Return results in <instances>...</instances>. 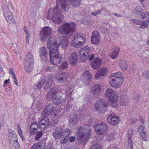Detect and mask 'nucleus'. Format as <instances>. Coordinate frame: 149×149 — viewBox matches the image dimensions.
<instances>
[{"label":"nucleus","instance_id":"obj_1","mask_svg":"<svg viewBox=\"0 0 149 149\" xmlns=\"http://www.w3.org/2000/svg\"><path fill=\"white\" fill-rule=\"evenodd\" d=\"M68 1V0H56V6L52 10L49 9L48 11L47 19H51L54 23L57 24L61 23L64 17L62 13L68 12L70 8Z\"/></svg>","mask_w":149,"mask_h":149},{"label":"nucleus","instance_id":"obj_2","mask_svg":"<svg viewBox=\"0 0 149 149\" xmlns=\"http://www.w3.org/2000/svg\"><path fill=\"white\" fill-rule=\"evenodd\" d=\"M51 29L46 26L43 28L40 32V37L41 41H46L48 39L47 43V48L49 50L50 53L57 52L59 47V43L54 38H51Z\"/></svg>","mask_w":149,"mask_h":149},{"label":"nucleus","instance_id":"obj_3","mask_svg":"<svg viewBox=\"0 0 149 149\" xmlns=\"http://www.w3.org/2000/svg\"><path fill=\"white\" fill-rule=\"evenodd\" d=\"M79 138L78 141L80 143L86 144L91 135V129L87 125L80 127L77 130Z\"/></svg>","mask_w":149,"mask_h":149},{"label":"nucleus","instance_id":"obj_4","mask_svg":"<svg viewBox=\"0 0 149 149\" xmlns=\"http://www.w3.org/2000/svg\"><path fill=\"white\" fill-rule=\"evenodd\" d=\"M76 26L75 23L72 22L65 23L58 27V32L63 34L72 35L75 31Z\"/></svg>","mask_w":149,"mask_h":149},{"label":"nucleus","instance_id":"obj_5","mask_svg":"<svg viewBox=\"0 0 149 149\" xmlns=\"http://www.w3.org/2000/svg\"><path fill=\"white\" fill-rule=\"evenodd\" d=\"M123 79L122 74L121 72H118L111 76L109 82L111 86L117 88L121 86Z\"/></svg>","mask_w":149,"mask_h":149},{"label":"nucleus","instance_id":"obj_6","mask_svg":"<svg viewBox=\"0 0 149 149\" xmlns=\"http://www.w3.org/2000/svg\"><path fill=\"white\" fill-rule=\"evenodd\" d=\"M53 77L49 75L45 76L43 79L41 78L39 81L35 84V86L38 89H40L42 86L44 89H47L51 86Z\"/></svg>","mask_w":149,"mask_h":149},{"label":"nucleus","instance_id":"obj_7","mask_svg":"<svg viewBox=\"0 0 149 149\" xmlns=\"http://www.w3.org/2000/svg\"><path fill=\"white\" fill-rule=\"evenodd\" d=\"M72 42L76 48H79L85 43L86 40V35L81 33H76L73 38Z\"/></svg>","mask_w":149,"mask_h":149},{"label":"nucleus","instance_id":"obj_8","mask_svg":"<svg viewBox=\"0 0 149 149\" xmlns=\"http://www.w3.org/2000/svg\"><path fill=\"white\" fill-rule=\"evenodd\" d=\"M24 67L25 71L30 72L33 68L34 62L33 56L31 52H29L26 55L24 60Z\"/></svg>","mask_w":149,"mask_h":149},{"label":"nucleus","instance_id":"obj_9","mask_svg":"<svg viewBox=\"0 0 149 149\" xmlns=\"http://www.w3.org/2000/svg\"><path fill=\"white\" fill-rule=\"evenodd\" d=\"M8 135L11 145L16 149H18L20 145L17 141V136L15 132L12 130H9L8 132Z\"/></svg>","mask_w":149,"mask_h":149},{"label":"nucleus","instance_id":"obj_10","mask_svg":"<svg viewBox=\"0 0 149 149\" xmlns=\"http://www.w3.org/2000/svg\"><path fill=\"white\" fill-rule=\"evenodd\" d=\"M107 103L102 99L97 101L95 104V109L98 112L104 113L107 110Z\"/></svg>","mask_w":149,"mask_h":149},{"label":"nucleus","instance_id":"obj_11","mask_svg":"<svg viewBox=\"0 0 149 149\" xmlns=\"http://www.w3.org/2000/svg\"><path fill=\"white\" fill-rule=\"evenodd\" d=\"M90 47L88 46H86L80 49L79 53V56L81 60V62H84L88 59L91 54L90 52Z\"/></svg>","mask_w":149,"mask_h":149},{"label":"nucleus","instance_id":"obj_12","mask_svg":"<svg viewBox=\"0 0 149 149\" xmlns=\"http://www.w3.org/2000/svg\"><path fill=\"white\" fill-rule=\"evenodd\" d=\"M105 95L111 102H116L118 99L117 94L111 88L107 89L105 93Z\"/></svg>","mask_w":149,"mask_h":149},{"label":"nucleus","instance_id":"obj_13","mask_svg":"<svg viewBox=\"0 0 149 149\" xmlns=\"http://www.w3.org/2000/svg\"><path fill=\"white\" fill-rule=\"evenodd\" d=\"M134 13L137 17L142 19L146 18L149 16V12L146 11H142V8L140 6H137L133 11Z\"/></svg>","mask_w":149,"mask_h":149},{"label":"nucleus","instance_id":"obj_14","mask_svg":"<svg viewBox=\"0 0 149 149\" xmlns=\"http://www.w3.org/2000/svg\"><path fill=\"white\" fill-rule=\"evenodd\" d=\"M58 50L53 53H49V58L51 63L54 65H57L60 63L62 61V56L61 55L58 54Z\"/></svg>","mask_w":149,"mask_h":149},{"label":"nucleus","instance_id":"obj_15","mask_svg":"<svg viewBox=\"0 0 149 149\" xmlns=\"http://www.w3.org/2000/svg\"><path fill=\"white\" fill-rule=\"evenodd\" d=\"M97 125L95 128L96 133L99 135H103L106 133L108 126L104 123H101L97 124Z\"/></svg>","mask_w":149,"mask_h":149},{"label":"nucleus","instance_id":"obj_16","mask_svg":"<svg viewBox=\"0 0 149 149\" xmlns=\"http://www.w3.org/2000/svg\"><path fill=\"white\" fill-rule=\"evenodd\" d=\"M39 56L42 61H46L48 57H49V54L48 49H47L45 47H43L39 49Z\"/></svg>","mask_w":149,"mask_h":149},{"label":"nucleus","instance_id":"obj_17","mask_svg":"<svg viewBox=\"0 0 149 149\" xmlns=\"http://www.w3.org/2000/svg\"><path fill=\"white\" fill-rule=\"evenodd\" d=\"M107 120L109 124L115 126L120 123V119L118 116L114 114H111L108 116Z\"/></svg>","mask_w":149,"mask_h":149},{"label":"nucleus","instance_id":"obj_18","mask_svg":"<svg viewBox=\"0 0 149 149\" xmlns=\"http://www.w3.org/2000/svg\"><path fill=\"white\" fill-rule=\"evenodd\" d=\"M4 16L8 23L10 24H14L15 19L13 16L12 13L8 9V10H3Z\"/></svg>","mask_w":149,"mask_h":149},{"label":"nucleus","instance_id":"obj_19","mask_svg":"<svg viewBox=\"0 0 149 149\" xmlns=\"http://www.w3.org/2000/svg\"><path fill=\"white\" fill-rule=\"evenodd\" d=\"M68 61L71 66H74L78 63L77 55L76 53H72L70 55L68 58Z\"/></svg>","mask_w":149,"mask_h":149},{"label":"nucleus","instance_id":"obj_20","mask_svg":"<svg viewBox=\"0 0 149 149\" xmlns=\"http://www.w3.org/2000/svg\"><path fill=\"white\" fill-rule=\"evenodd\" d=\"M102 88L101 86L97 84L92 87L91 91L94 97L97 98L99 97Z\"/></svg>","mask_w":149,"mask_h":149},{"label":"nucleus","instance_id":"obj_21","mask_svg":"<svg viewBox=\"0 0 149 149\" xmlns=\"http://www.w3.org/2000/svg\"><path fill=\"white\" fill-rule=\"evenodd\" d=\"M70 133V130L68 129H65L64 131H63V135L60 139L61 143H66L69 139Z\"/></svg>","mask_w":149,"mask_h":149},{"label":"nucleus","instance_id":"obj_22","mask_svg":"<svg viewBox=\"0 0 149 149\" xmlns=\"http://www.w3.org/2000/svg\"><path fill=\"white\" fill-rule=\"evenodd\" d=\"M100 36L98 32L96 30L94 31L92 33L91 42L93 44H97L100 42Z\"/></svg>","mask_w":149,"mask_h":149},{"label":"nucleus","instance_id":"obj_23","mask_svg":"<svg viewBox=\"0 0 149 149\" xmlns=\"http://www.w3.org/2000/svg\"><path fill=\"white\" fill-rule=\"evenodd\" d=\"M63 132V130L62 128L60 127H58L53 130L52 135L55 139H58L62 137Z\"/></svg>","mask_w":149,"mask_h":149},{"label":"nucleus","instance_id":"obj_24","mask_svg":"<svg viewBox=\"0 0 149 149\" xmlns=\"http://www.w3.org/2000/svg\"><path fill=\"white\" fill-rule=\"evenodd\" d=\"M108 69L107 68H103L96 74L95 77L97 79H100L102 77L106 76L108 73Z\"/></svg>","mask_w":149,"mask_h":149},{"label":"nucleus","instance_id":"obj_25","mask_svg":"<svg viewBox=\"0 0 149 149\" xmlns=\"http://www.w3.org/2000/svg\"><path fill=\"white\" fill-rule=\"evenodd\" d=\"M92 77L89 71H85L84 72L83 76V82L85 84H89Z\"/></svg>","mask_w":149,"mask_h":149},{"label":"nucleus","instance_id":"obj_26","mask_svg":"<svg viewBox=\"0 0 149 149\" xmlns=\"http://www.w3.org/2000/svg\"><path fill=\"white\" fill-rule=\"evenodd\" d=\"M38 128L40 127L37 122H34L30 125L29 128V133L32 135L34 134L37 132V130Z\"/></svg>","mask_w":149,"mask_h":149},{"label":"nucleus","instance_id":"obj_27","mask_svg":"<svg viewBox=\"0 0 149 149\" xmlns=\"http://www.w3.org/2000/svg\"><path fill=\"white\" fill-rule=\"evenodd\" d=\"M58 91L57 88L55 87H52L47 93V99L49 100L52 98L57 93Z\"/></svg>","mask_w":149,"mask_h":149},{"label":"nucleus","instance_id":"obj_28","mask_svg":"<svg viewBox=\"0 0 149 149\" xmlns=\"http://www.w3.org/2000/svg\"><path fill=\"white\" fill-rule=\"evenodd\" d=\"M49 122L48 118L47 117H44L42 118L38 123L40 127V128L44 129L48 125Z\"/></svg>","mask_w":149,"mask_h":149},{"label":"nucleus","instance_id":"obj_29","mask_svg":"<svg viewBox=\"0 0 149 149\" xmlns=\"http://www.w3.org/2000/svg\"><path fill=\"white\" fill-rule=\"evenodd\" d=\"M101 63V60L98 58H96L91 62V66L94 69H97L100 68Z\"/></svg>","mask_w":149,"mask_h":149},{"label":"nucleus","instance_id":"obj_30","mask_svg":"<svg viewBox=\"0 0 149 149\" xmlns=\"http://www.w3.org/2000/svg\"><path fill=\"white\" fill-rule=\"evenodd\" d=\"M59 74L60 75L59 77L57 78V81L61 83H64L68 77L67 74L61 71L59 72Z\"/></svg>","mask_w":149,"mask_h":149},{"label":"nucleus","instance_id":"obj_31","mask_svg":"<svg viewBox=\"0 0 149 149\" xmlns=\"http://www.w3.org/2000/svg\"><path fill=\"white\" fill-rule=\"evenodd\" d=\"M73 91V90L70 93L69 95L65 98V102L67 103L68 106L67 107V111H68V110L70 109V108H72V106L71 103L72 101L73 100V99L72 98L71 95L72 92Z\"/></svg>","mask_w":149,"mask_h":149},{"label":"nucleus","instance_id":"obj_32","mask_svg":"<svg viewBox=\"0 0 149 149\" xmlns=\"http://www.w3.org/2000/svg\"><path fill=\"white\" fill-rule=\"evenodd\" d=\"M120 51L119 48L117 46L114 47L113 49V51L111 54V58L114 59L116 58L118 56Z\"/></svg>","mask_w":149,"mask_h":149},{"label":"nucleus","instance_id":"obj_33","mask_svg":"<svg viewBox=\"0 0 149 149\" xmlns=\"http://www.w3.org/2000/svg\"><path fill=\"white\" fill-rule=\"evenodd\" d=\"M119 66L123 71H125L127 69V61L123 59L121 60L119 62Z\"/></svg>","mask_w":149,"mask_h":149},{"label":"nucleus","instance_id":"obj_34","mask_svg":"<svg viewBox=\"0 0 149 149\" xmlns=\"http://www.w3.org/2000/svg\"><path fill=\"white\" fill-rule=\"evenodd\" d=\"M68 2L69 5L70 3L72 6L77 7L81 4V0H68Z\"/></svg>","mask_w":149,"mask_h":149},{"label":"nucleus","instance_id":"obj_35","mask_svg":"<svg viewBox=\"0 0 149 149\" xmlns=\"http://www.w3.org/2000/svg\"><path fill=\"white\" fill-rule=\"evenodd\" d=\"M63 99L60 96H57L52 99V102L55 105H59L62 103Z\"/></svg>","mask_w":149,"mask_h":149},{"label":"nucleus","instance_id":"obj_36","mask_svg":"<svg viewBox=\"0 0 149 149\" xmlns=\"http://www.w3.org/2000/svg\"><path fill=\"white\" fill-rule=\"evenodd\" d=\"M78 120V118L76 116H74L73 117L71 118L69 120V125L71 126L77 124Z\"/></svg>","mask_w":149,"mask_h":149},{"label":"nucleus","instance_id":"obj_37","mask_svg":"<svg viewBox=\"0 0 149 149\" xmlns=\"http://www.w3.org/2000/svg\"><path fill=\"white\" fill-rule=\"evenodd\" d=\"M68 63L67 60H64L63 61L62 63L59 65L58 68L60 70H64L68 68Z\"/></svg>","mask_w":149,"mask_h":149},{"label":"nucleus","instance_id":"obj_38","mask_svg":"<svg viewBox=\"0 0 149 149\" xmlns=\"http://www.w3.org/2000/svg\"><path fill=\"white\" fill-rule=\"evenodd\" d=\"M127 97V96L125 95L121 96L120 100V103L121 105L125 106L127 104L128 102Z\"/></svg>","mask_w":149,"mask_h":149},{"label":"nucleus","instance_id":"obj_39","mask_svg":"<svg viewBox=\"0 0 149 149\" xmlns=\"http://www.w3.org/2000/svg\"><path fill=\"white\" fill-rule=\"evenodd\" d=\"M68 40L67 39H63L61 41L58 43H60L59 44V47L61 46L64 49L66 48L68 46Z\"/></svg>","mask_w":149,"mask_h":149},{"label":"nucleus","instance_id":"obj_40","mask_svg":"<svg viewBox=\"0 0 149 149\" xmlns=\"http://www.w3.org/2000/svg\"><path fill=\"white\" fill-rule=\"evenodd\" d=\"M34 145L36 146L39 149H43L44 148L45 145V140L40 141L38 142L37 144H35Z\"/></svg>","mask_w":149,"mask_h":149},{"label":"nucleus","instance_id":"obj_41","mask_svg":"<svg viewBox=\"0 0 149 149\" xmlns=\"http://www.w3.org/2000/svg\"><path fill=\"white\" fill-rule=\"evenodd\" d=\"M11 49L15 52V53H17L19 52L20 49V47L18 46L17 43H15L12 44L10 47Z\"/></svg>","mask_w":149,"mask_h":149},{"label":"nucleus","instance_id":"obj_42","mask_svg":"<svg viewBox=\"0 0 149 149\" xmlns=\"http://www.w3.org/2000/svg\"><path fill=\"white\" fill-rule=\"evenodd\" d=\"M89 17V16H87V17H84V20L82 21L83 24L85 25H89L91 24L92 21L90 19L88 18Z\"/></svg>","mask_w":149,"mask_h":149},{"label":"nucleus","instance_id":"obj_43","mask_svg":"<svg viewBox=\"0 0 149 149\" xmlns=\"http://www.w3.org/2000/svg\"><path fill=\"white\" fill-rule=\"evenodd\" d=\"M24 31L26 34V42L27 43H29V39L30 37V35L29 33H28V30L27 28L25 26L24 28Z\"/></svg>","mask_w":149,"mask_h":149},{"label":"nucleus","instance_id":"obj_44","mask_svg":"<svg viewBox=\"0 0 149 149\" xmlns=\"http://www.w3.org/2000/svg\"><path fill=\"white\" fill-rule=\"evenodd\" d=\"M54 107L51 104H49L45 108L52 113H54Z\"/></svg>","mask_w":149,"mask_h":149},{"label":"nucleus","instance_id":"obj_45","mask_svg":"<svg viewBox=\"0 0 149 149\" xmlns=\"http://www.w3.org/2000/svg\"><path fill=\"white\" fill-rule=\"evenodd\" d=\"M53 114V113H52L50 111L47 110V109L45 108L43 111L42 115L44 117H47L50 114L52 115Z\"/></svg>","mask_w":149,"mask_h":149},{"label":"nucleus","instance_id":"obj_46","mask_svg":"<svg viewBox=\"0 0 149 149\" xmlns=\"http://www.w3.org/2000/svg\"><path fill=\"white\" fill-rule=\"evenodd\" d=\"M43 134L42 131H39L37 132L36 134V136L35 137V140L37 141L39 139L42 137Z\"/></svg>","mask_w":149,"mask_h":149},{"label":"nucleus","instance_id":"obj_47","mask_svg":"<svg viewBox=\"0 0 149 149\" xmlns=\"http://www.w3.org/2000/svg\"><path fill=\"white\" fill-rule=\"evenodd\" d=\"M58 120H53L50 121L49 124V125L53 127H56L58 125Z\"/></svg>","mask_w":149,"mask_h":149},{"label":"nucleus","instance_id":"obj_48","mask_svg":"<svg viewBox=\"0 0 149 149\" xmlns=\"http://www.w3.org/2000/svg\"><path fill=\"white\" fill-rule=\"evenodd\" d=\"M144 127L142 125H140L139 126L138 129V130L139 134L142 133H146V132L144 131Z\"/></svg>","mask_w":149,"mask_h":149},{"label":"nucleus","instance_id":"obj_49","mask_svg":"<svg viewBox=\"0 0 149 149\" xmlns=\"http://www.w3.org/2000/svg\"><path fill=\"white\" fill-rule=\"evenodd\" d=\"M127 134L129 135L128 139H131L132 135L133 134V129L131 128L129 129L127 131Z\"/></svg>","mask_w":149,"mask_h":149},{"label":"nucleus","instance_id":"obj_50","mask_svg":"<svg viewBox=\"0 0 149 149\" xmlns=\"http://www.w3.org/2000/svg\"><path fill=\"white\" fill-rule=\"evenodd\" d=\"M102 13V11L100 10H98L91 13V14L95 16H97L98 15H100Z\"/></svg>","mask_w":149,"mask_h":149},{"label":"nucleus","instance_id":"obj_51","mask_svg":"<svg viewBox=\"0 0 149 149\" xmlns=\"http://www.w3.org/2000/svg\"><path fill=\"white\" fill-rule=\"evenodd\" d=\"M91 149H102V148L99 144L95 143L92 146Z\"/></svg>","mask_w":149,"mask_h":149},{"label":"nucleus","instance_id":"obj_52","mask_svg":"<svg viewBox=\"0 0 149 149\" xmlns=\"http://www.w3.org/2000/svg\"><path fill=\"white\" fill-rule=\"evenodd\" d=\"M139 25L142 26L143 27V29L146 28L148 27V26L146 23L141 20L140 21Z\"/></svg>","mask_w":149,"mask_h":149},{"label":"nucleus","instance_id":"obj_53","mask_svg":"<svg viewBox=\"0 0 149 149\" xmlns=\"http://www.w3.org/2000/svg\"><path fill=\"white\" fill-rule=\"evenodd\" d=\"M106 139L108 141H110L113 138V135L112 134H107L106 136Z\"/></svg>","mask_w":149,"mask_h":149},{"label":"nucleus","instance_id":"obj_54","mask_svg":"<svg viewBox=\"0 0 149 149\" xmlns=\"http://www.w3.org/2000/svg\"><path fill=\"white\" fill-rule=\"evenodd\" d=\"M128 144V149H132L133 148V143L131 139H129Z\"/></svg>","mask_w":149,"mask_h":149},{"label":"nucleus","instance_id":"obj_55","mask_svg":"<svg viewBox=\"0 0 149 149\" xmlns=\"http://www.w3.org/2000/svg\"><path fill=\"white\" fill-rule=\"evenodd\" d=\"M146 133H142L140 134V136L142 140L143 141H146L147 140V139L146 137V136L145 134Z\"/></svg>","mask_w":149,"mask_h":149},{"label":"nucleus","instance_id":"obj_56","mask_svg":"<svg viewBox=\"0 0 149 149\" xmlns=\"http://www.w3.org/2000/svg\"><path fill=\"white\" fill-rule=\"evenodd\" d=\"M143 75L144 77L149 79V70L144 72L143 73Z\"/></svg>","mask_w":149,"mask_h":149},{"label":"nucleus","instance_id":"obj_57","mask_svg":"<svg viewBox=\"0 0 149 149\" xmlns=\"http://www.w3.org/2000/svg\"><path fill=\"white\" fill-rule=\"evenodd\" d=\"M132 22L133 23L139 25L140 20H137V19H131Z\"/></svg>","mask_w":149,"mask_h":149},{"label":"nucleus","instance_id":"obj_58","mask_svg":"<svg viewBox=\"0 0 149 149\" xmlns=\"http://www.w3.org/2000/svg\"><path fill=\"white\" fill-rule=\"evenodd\" d=\"M69 140L70 142H72L75 141V137L74 136H71L70 137Z\"/></svg>","mask_w":149,"mask_h":149},{"label":"nucleus","instance_id":"obj_59","mask_svg":"<svg viewBox=\"0 0 149 149\" xmlns=\"http://www.w3.org/2000/svg\"><path fill=\"white\" fill-rule=\"evenodd\" d=\"M13 77L14 79V81L15 84L17 86H18L17 81L15 76H14Z\"/></svg>","mask_w":149,"mask_h":149},{"label":"nucleus","instance_id":"obj_60","mask_svg":"<svg viewBox=\"0 0 149 149\" xmlns=\"http://www.w3.org/2000/svg\"><path fill=\"white\" fill-rule=\"evenodd\" d=\"M52 67L49 66L47 67L45 69L46 71L49 72H51L52 71Z\"/></svg>","mask_w":149,"mask_h":149},{"label":"nucleus","instance_id":"obj_61","mask_svg":"<svg viewBox=\"0 0 149 149\" xmlns=\"http://www.w3.org/2000/svg\"><path fill=\"white\" fill-rule=\"evenodd\" d=\"M109 149H119L118 147L113 145H111L109 147Z\"/></svg>","mask_w":149,"mask_h":149},{"label":"nucleus","instance_id":"obj_62","mask_svg":"<svg viewBox=\"0 0 149 149\" xmlns=\"http://www.w3.org/2000/svg\"><path fill=\"white\" fill-rule=\"evenodd\" d=\"M94 54H93L90 56H89V57L88 58L89 59V60L90 61H91L92 60L94 57Z\"/></svg>","mask_w":149,"mask_h":149},{"label":"nucleus","instance_id":"obj_63","mask_svg":"<svg viewBox=\"0 0 149 149\" xmlns=\"http://www.w3.org/2000/svg\"><path fill=\"white\" fill-rule=\"evenodd\" d=\"M18 133H22V131L21 130V128L20 127V126L19 125H18Z\"/></svg>","mask_w":149,"mask_h":149},{"label":"nucleus","instance_id":"obj_64","mask_svg":"<svg viewBox=\"0 0 149 149\" xmlns=\"http://www.w3.org/2000/svg\"><path fill=\"white\" fill-rule=\"evenodd\" d=\"M113 14L116 16L118 17H123V15H122L120 14H117V13H114Z\"/></svg>","mask_w":149,"mask_h":149}]
</instances>
